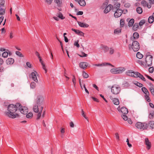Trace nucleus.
Instances as JSON below:
<instances>
[{"mask_svg": "<svg viewBox=\"0 0 154 154\" xmlns=\"http://www.w3.org/2000/svg\"><path fill=\"white\" fill-rule=\"evenodd\" d=\"M13 104H10L8 106V112H5L4 114L5 116L9 118L14 119L16 117H19V115L17 113H14L17 111V109L15 107Z\"/></svg>", "mask_w": 154, "mask_h": 154, "instance_id": "obj_1", "label": "nucleus"}, {"mask_svg": "<svg viewBox=\"0 0 154 154\" xmlns=\"http://www.w3.org/2000/svg\"><path fill=\"white\" fill-rule=\"evenodd\" d=\"M44 103V98L42 95H39L37 96L36 98L35 99L34 104L33 108L34 112L35 113H38L39 111L38 107L41 108V106Z\"/></svg>", "mask_w": 154, "mask_h": 154, "instance_id": "obj_2", "label": "nucleus"}, {"mask_svg": "<svg viewBox=\"0 0 154 154\" xmlns=\"http://www.w3.org/2000/svg\"><path fill=\"white\" fill-rule=\"evenodd\" d=\"M126 74L128 76L135 78H139L143 81H146V79L143 76L137 72H134L132 70H129L126 72Z\"/></svg>", "mask_w": 154, "mask_h": 154, "instance_id": "obj_3", "label": "nucleus"}, {"mask_svg": "<svg viewBox=\"0 0 154 154\" xmlns=\"http://www.w3.org/2000/svg\"><path fill=\"white\" fill-rule=\"evenodd\" d=\"M128 47L130 50L132 49L134 51L137 52L139 50L140 46L138 42L135 41L133 42L131 45L130 44Z\"/></svg>", "mask_w": 154, "mask_h": 154, "instance_id": "obj_4", "label": "nucleus"}, {"mask_svg": "<svg viewBox=\"0 0 154 154\" xmlns=\"http://www.w3.org/2000/svg\"><path fill=\"white\" fill-rule=\"evenodd\" d=\"M135 126L138 129L142 130H146L149 126L148 124L145 122H138L136 124Z\"/></svg>", "mask_w": 154, "mask_h": 154, "instance_id": "obj_5", "label": "nucleus"}, {"mask_svg": "<svg viewBox=\"0 0 154 154\" xmlns=\"http://www.w3.org/2000/svg\"><path fill=\"white\" fill-rule=\"evenodd\" d=\"M121 90V88L119 85H113L111 88V92L113 94L115 95L119 94Z\"/></svg>", "mask_w": 154, "mask_h": 154, "instance_id": "obj_6", "label": "nucleus"}, {"mask_svg": "<svg viewBox=\"0 0 154 154\" xmlns=\"http://www.w3.org/2000/svg\"><path fill=\"white\" fill-rule=\"evenodd\" d=\"M125 70V68L123 67L119 68H114L110 70L111 72L114 74H120L124 72Z\"/></svg>", "mask_w": 154, "mask_h": 154, "instance_id": "obj_7", "label": "nucleus"}, {"mask_svg": "<svg viewBox=\"0 0 154 154\" xmlns=\"http://www.w3.org/2000/svg\"><path fill=\"white\" fill-rule=\"evenodd\" d=\"M152 56L151 55H147L146 58V65L148 67L151 66L152 64Z\"/></svg>", "mask_w": 154, "mask_h": 154, "instance_id": "obj_8", "label": "nucleus"}, {"mask_svg": "<svg viewBox=\"0 0 154 154\" xmlns=\"http://www.w3.org/2000/svg\"><path fill=\"white\" fill-rule=\"evenodd\" d=\"M0 2V15H4L5 12V9L3 8L5 4L4 0H1Z\"/></svg>", "mask_w": 154, "mask_h": 154, "instance_id": "obj_9", "label": "nucleus"}, {"mask_svg": "<svg viewBox=\"0 0 154 154\" xmlns=\"http://www.w3.org/2000/svg\"><path fill=\"white\" fill-rule=\"evenodd\" d=\"M123 12V11L122 9H117L114 13V16L116 18L119 17L122 15Z\"/></svg>", "mask_w": 154, "mask_h": 154, "instance_id": "obj_10", "label": "nucleus"}, {"mask_svg": "<svg viewBox=\"0 0 154 154\" xmlns=\"http://www.w3.org/2000/svg\"><path fill=\"white\" fill-rule=\"evenodd\" d=\"M20 111L22 113L26 114L28 112V109L26 107L22 106L21 107H20Z\"/></svg>", "mask_w": 154, "mask_h": 154, "instance_id": "obj_11", "label": "nucleus"}, {"mask_svg": "<svg viewBox=\"0 0 154 154\" xmlns=\"http://www.w3.org/2000/svg\"><path fill=\"white\" fill-rule=\"evenodd\" d=\"M145 144L146 145V148L149 150L150 149L151 147V143L149 141L148 138H146L145 140Z\"/></svg>", "mask_w": 154, "mask_h": 154, "instance_id": "obj_12", "label": "nucleus"}, {"mask_svg": "<svg viewBox=\"0 0 154 154\" xmlns=\"http://www.w3.org/2000/svg\"><path fill=\"white\" fill-rule=\"evenodd\" d=\"M37 74V72L35 71L34 72H32L31 73V75L32 79L34 81L37 83L38 82V80L36 76V75Z\"/></svg>", "mask_w": 154, "mask_h": 154, "instance_id": "obj_13", "label": "nucleus"}, {"mask_svg": "<svg viewBox=\"0 0 154 154\" xmlns=\"http://www.w3.org/2000/svg\"><path fill=\"white\" fill-rule=\"evenodd\" d=\"M110 99L112 100V103L115 104L116 105H119V100L117 98H113L112 96H110Z\"/></svg>", "mask_w": 154, "mask_h": 154, "instance_id": "obj_14", "label": "nucleus"}, {"mask_svg": "<svg viewBox=\"0 0 154 154\" xmlns=\"http://www.w3.org/2000/svg\"><path fill=\"white\" fill-rule=\"evenodd\" d=\"M141 4L143 7H145L146 6L149 8H151V4H148V3L144 0H142L141 1Z\"/></svg>", "mask_w": 154, "mask_h": 154, "instance_id": "obj_15", "label": "nucleus"}, {"mask_svg": "<svg viewBox=\"0 0 154 154\" xmlns=\"http://www.w3.org/2000/svg\"><path fill=\"white\" fill-rule=\"evenodd\" d=\"M112 7L113 6L111 4L108 5V6H106L105 9L104 10V13L106 14L108 13L111 10Z\"/></svg>", "mask_w": 154, "mask_h": 154, "instance_id": "obj_16", "label": "nucleus"}, {"mask_svg": "<svg viewBox=\"0 0 154 154\" xmlns=\"http://www.w3.org/2000/svg\"><path fill=\"white\" fill-rule=\"evenodd\" d=\"M14 59L9 58L6 60V63L7 65H12L14 63Z\"/></svg>", "mask_w": 154, "mask_h": 154, "instance_id": "obj_17", "label": "nucleus"}, {"mask_svg": "<svg viewBox=\"0 0 154 154\" xmlns=\"http://www.w3.org/2000/svg\"><path fill=\"white\" fill-rule=\"evenodd\" d=\"M88 63L86 62H82L80 63L79 66L80 67L83 69H85L88 66Z\"/></svg>", "mask_w": 154, "mask_h": 154, "instance_id": "obj_18", "label": "nucleus"}, {"mask_svg": "<svg viewBox=\"0 0 154 154\" xmlns=\"http://www.w3.org/2000/svg\"><path fill=\"white\" fill-rule=\"evenodd\" d=\"M71 30L72 31L75 32V33L76 34L81 36H84V33L81 31H80L79 30L75 29L73 28H72Z\"/></svg>", "mask_w": 154, "mask_h": 154, "instance_id": "obj_19", "label": "nucleus"}, {"mask_svg": "<svg viewBox=\"0 0 154 154\" xmlns=\"http://www.w3.org/2000/svg\"><path fill=\"white\" fill-rule=\"evenodd\" d=\"M77 2L79 5L82 6H85L86 5V2L85 0H75Z\"/></svg>", "mask_w": 154, "mask_h": 154, "instance_id": "obj_20", "label": "nucleus"}, {"mask_svg": "<svg viewBox=\"0 0 154 154\" xmlns=\"http://www.w3.org/2000/svg\"><path fill=\"white\" fill-rule=\"evenodd\" d=\"M77 22L79 26L82 27L87 28L89 26V25L87 24L79 21H77Z\"/></svg>", "mask_w": 154, "mask_h": 154, "instance_id": "obj_21", "label": "nucleus"}, {"mask_svg": "<svg viewBox=\"0 0 154 154\" xmlns=\"http://www.w3.org/2000/svg\"><path fill=\"white\" fill-rule=\"evenodd\" d=\"M121 112L125 114H127L128 113V109L125 107H122L121 109Z\"/></svg>", "mask_w": 154, "mask_h": 154, "instance_id": "obj_22", "label": "nucleus"}, {"mask_svg": "<svg viewBox=\"0 0 154 154\" xmlns=\"http://www.w3.org/2000/svg\"><path fill=\"white\" fill-rule=\"evenodd\" d=\"M43 108V106H41V108H40V110L38 112V113L37 115V117L36 119L37 120H38L40 119L41 116V114L42 113Z\"/></svg>", "mask_w": 154, "mask_h": 154, "instance_id": "obj_23", "label": "nucleus"}, {"mask_svg": "<svg viewBox=\"0 0 154 154\" xmlns=\"http://www.w3.org/2000/svg\"><path fill=\"white\" fill-rule=\"evenodd\" d=\"M120 4L119 3H116L113 6V10L114 11L116 10L117 9H119L120 7Z\"/></svg>", "mask_w": 154, "mask_h": 154, "instance_id": "obj_24", "label": "nucleus"}, {"mask_svg": "<svg viewBox=\"0 0 154 154\" xmlns=\"http://www.w3.org/2000/svg\"><path fill=\"white\" fill-rule=\"evenodd\" d=\"M106 65H109L111 66L112 67H114V66H113V65H112V64H110L109 63H103L101 64H95L94 65V66H105Z\"/></svg>", "mask_w": 154, "mask_h": 154, "instance_id": "obj_25", "label": "nucleus"}, {"mask_svg": "<svg viewBox=\"0 0 154 154\" xmlns=\"http://www.w3.org/2000/svg\"><path fill=\"white\" fill-rule=\"evenodd\" d=\"M101 47L105 53L107 52L109 50V48L106 45H102Z\"/></svg>", "mask_w": 154, "mask_h": 154, "instance_id": "obj_26", "label": "nucleus"}, {"mask_svg": "<svg viewBox=\"0 0 154 154\" xmlns=\"http://www.w3.org/2000/svg\"><path fill=\"white\" fill-rule=\"evenodd\" d=\"M134 19L133 18L131 19L129 21L128 23V26H132L134 24Z\"/></svg>", "mask_w": 154, "mask_h": 154, "instance_id": "obj_27", "label": "nucleus"}, {"mask_svg": "<svg viewBox=\"0 0 154 154\" xmlns=\"http://www.w3.org/2000/svg\"><path fill=\"white\" fill-rule=\"evenodd\" d=\"M133 83L135 85L140 88L141 87L143 86V85L142 84L139 83L137 81H134Z\"/></svg>", "mask_w": 154, "mask_h": 154, "instance_id": "obj_28", "label": "nucleus"}, {"mask_svg": "<svg viewBox=\"0 0 154 154\" xmlns=\"http://www.w3.org/2000/svg\"><path fill=\"white\" fill-rule=\"evenodd\" d=\"M149 93H147V94L145 95L144 96L145 97V99L148 102H149L151 101L149 97Z\"/></svg>", "mask_w": 154, "mask_h": 154, "instance_id": "obj_29", "label": "nucleus"}, {"mask_svg": "<svg viewBox=\"0 0 154 154\" xmlns=\"http://www.w3.org/2000/svg\"><path fill=\"white\" fill-rule=\"evenodd\" d=\"M136 11L138 13L141 14L142 13L143 10L141 7H138L136 8Z\"/></svg>", "mask_w": 154, "mask_h": 154, "instance_id": "obj_30", "label": "nucleus"}, {"mask_svg": "<svg viewBox=\"0 0 154 154\" xmlns=\"http://www.w3.org/2000/svg\"><path fill=\"white\" fill-rule=\"evenodd\" d=\"M154 17L152 16L149 17L148 19L149 23H153L154 21Z\"/></svg>", "mask_w": 154, "mask_h": 154, "instance_id": "obj_31", "label": "nucleus"}, {"mask_svg": "<svg viewBox=\"0 0 154 154\" xmlns=\"http://www.w3.org/2000/svg\"><path fill=\"white\" fill-rule=\"evenodd\" d=\"M141 90L145 94V95L147 94L148 93H149L146 88L145 87H142L141 88Z\"/></svg>", "mask_w": 154, "mask_h": 154, "instance_id": "obj_32", "label": "nucleus"}, {"mask_svg": "<svg viewBox=\"0 0 154 154\" xmlns=\"http://www.w3.org/2000/svg\"><path fill=\"white\" fill-rule=\"evenodd\" d=\"M133 38L134 39H137L139 37V35L138 33L137 32H135L133 33Z\"/></svg>", "mask_w": 154, "mask_h": 154, "instance_id": "obj_33", "label": "nucleus"}, {"mask_svg": "<svg viewBox=\"0 0 154 154\" xmlns=\"http://www.w3.org/2000/svg\"><path fill=\"white\" fill-rule=\"evenodd\" d=\"M138 27L139 26L138 24L135 23L133 25L132 29L134 31H135L137 30Z\"/></svg>", "mask_w": 154, "mask_h": 154, "instance_id": "obj_34", "label": "nucleus"}, {"mask_svg": "<svg viewBox=\"0 0 154 154\" xmlns=\"http://www.w3.org/2000/svg\"><path fill=\"white\" fill-rule=\"evenodd\" d=\"M149 126L150 127H151L152 129L154 128V122L153 121H150L149 122V123L148 124Z\"/></svg>", "mask_w": 154, "mask_h": 154, "instance_id": "obj_35", "label": "nucleus"}, {"mask_svg": "<svg viewBox=\"0 0 154 154\" xmlns=\"http://www.w3.org/2000/svg\"><path fill=\"white\" fill-rule=\"evenodd\" d=\"M136 57L139 59H141L143 57V55L140 52H138L136 54Z\"/></svg>", "mask_w": 154, "mask_h": 154, "instance_id": "obj_36", "label": "nucleus"}, {"mask_svg": "<svg viewBox=\"0 0 154 154\" xmlns=\"http://www.w3.org/2000/svg\"><path fill=\"white\" fill-rule=\"evenodd\" d=\"M154 117V111H152L149 114V118L150 119H152Z\"/></svg>", "mask_w": 154, "mask_h": 154, "instance_id": "obj_37", "label": "nucleus"}, {"mask_svg": "<svg viewBox=\"0 0 154 154\" xmlns=\"http://www.w3.org/2000/svg\"><path fill=\"white\" fill-rule=\"evenodd\" d=\"M125 21L123 19H121L120 21V25L121 27H123L125 25Z\"/></svg>", "mask_w": 154, "mask_h": 154, "instance_id": "obj_38", "label": "nucleus"}, {"mask_svg": "<svg viewBox=\"0 0 154 154\" xmlns=\"http://www.w3.org/2000/svg\"><path fill=\"white\" fill-rule=\"evenodd\" d=\"M54 2L57 4L58 6H60L62 3V2L60 0H54Z\"/></svg>", "mask_w": 154, "mask_h": 154, "instance_id": "obj_39", "label": "nucleus"}, {"mask_svg": "<svg viewBox=\"0 0 154 154\" xmlns=\"http://www.w3.org/2000/svg\"><path fill=\"white\" fill-rule=\"evenodd\" d=\"M58 17L62 20L65 19V17L63 16L62 14L60 12H59Z\"/></svg>", "mask_w": 154, "mask_h": 154, "instance_id": "obj_40", "label": "nucleus"}, {"mask_svg": "<svg viewBox=\"0 0 154 154\" xmlns=\"http://www.w3.org/2000/svg\"><path fill=\"white\" fill-rule=\"evenodd\" d=\"M8 55V53L7 51L4 52L2 54V56L4 58H7Z\"/></svg>", "mask_w": 154, "mask_h": 154, "instance_id": "obj_41", "label": "nucleus"}, {"mask_svg": "<svg viewBox=\"0 0 154 154\" xmlns=\"http://www.w3.org/2000/svg\"><path fill=\"white\" fill-rule=\"evenodd\" d=\"M82 116H83L87 120L88 122V117L86 116L85 112L84 111H83V109H82Z\"/></svg>", "mask_w": 154, "mask_h": 154, "instance_id": "obj_42", "label": "nucleus"}, {"mask_svg": "<svg viewBox=\"0 0 154 154\" xmlns=\"http://www.w3.org/2000/svg\"><path fill=\"white\" fill-rule=\"evenodd\" d=\"M33 116V114L32 112H30L27 114L26 116V118H31Z\"/></svg>", "mask_w": 154, "mask_h": 154, "instance_id": "obj_43", "label": "nucleus"}, {"mask_svg": "<svg viewBox=\"0 0 154 154\" xmlns=\"http://www.w3.org/2000/svg\"><path fill=\"white\" fill-rule=\"evenodd\" d=\"M121 32V30L119 29H115L114 31V33L115 34H118Z\"/></svg>", "mask_w": 154, "mask_h": 154, "instance_id": "obj_44", "label": "nucleus"}, {"mask_svg": "<svg viewBox=\"0 0 154 154\" xmlns=\"http://www.w3.org/2000/svg\"><path fill=\"white\" fill-rule=\"evenodd\" d=\"M82 75L84 78H88V75L84 71H83L82 72Z\"/></svg>", "mask_w": 154, "mask_h": 154, "instance_id": "obj_45", "label": "nucleus"}, {"mask_svg": "<svg viewBox=\"0 0 154 154\" xmlns=\"http://www.w3.org/2000/svg\"><path fill=\"white\" fill-rule=\"evenodd\" d=\"M109 53L110 54H112L114 52V50L112 47L109 48Z\"/></svg>", "mask_w": 154, "mask_h": 154, "instance_id": "obj_46", "label": "nucleus"}, {"mask_svg": "<svg viewBox=\"0 0 154 154\" xmlns=\"http://www.w3.org/2000/svg\"><path fill=\"white\" fill-rule=\"evenodd\" d=\"M14 106H15V107H16L17 109V108H19V109L20 110V107H21L22 106V105L20 103H17L16 104L14 105Z\"/></svg>", "mask_w": 154, "mask_h": 154, "instance_id": "obj_47", "label": "nucleus"}, {"mask_svg": "<svg viewBox=\"0 0 154 154\" xmlns=\"http://www.w3.org/2000/svg\"><path fill=\"white\" fill-rule=\"evenodd\" d=\"M36 84L34 82H31L30 84L31 88H34L35 87Z\"/></svg>", "mask_w": 154, "mask_h": 154, "instance_id": "obj_48", "label": "nucleus"}, {"mask_svg": "<svg viewBox=\"0 0 154 154\" xmlns=\"http://www.w3.org/2000/svg\"><path fill=\"white\" fill-rule=\"evenodd\" d=\"M72 82H73L74 86H75V85L76 84V79L75 78V75H72Z\"/></svg>", "mask_w": 154, "mask_h": 154, "instance_id": "obj_49", "label": "nucleus"}, {"mask_svg": "<svg viewBox=\"0 0 154 154\" xmlns=\"http://www.w3.org/2000/svg\"><path fill=\"white\" fill-rule=\"evenodd\" d=\"M16 54L17 55L19 56L20 57H23V55L19 51H16Z\"/></svg>", "mask_w": 154, "mask_h": 154, "instance_id": "obj_50", "label": "nucleus"}, {"mask_svg": "<svg viewBox=\"0 0 154 154\" xmlns=\"http://www.w3.org/2000/svg\"><path fill=\"white\" fill-rule=\"evenodd\" d=\"M79 55L81 57H86L88 55L85 54L84 52H82L81 53V55Z\"/></svg>", "mask_w": 154, "mask_h": 154, "instance_id": "obj_51", "label": "nucleus"}, {"mask_svg": "<svg viewBox=\"0 0 154 154\" xmlns=\"http://www.w3.org/2000/svg\"><path fill=\"white\" fill-rule=\"evenodd\" d=\"M145 20H141L139 22V26H142L145 23Z\"/></svg>", "mask_w": 154, "mask_h": 154, "instance_id": "obj_52", "label": "nucleus"}, {"mask_svg": "<svg viewBox=\"0 0 154 154\" xmlns=\"http://www.w3.org/2000/svg\"><path fill=\"white\" fill-rule=\"evenodd\" d=\"M78 43L79 40H77V41L75 42L74 44V45L76 46L78 48H79L80 47V45Z\"/></svg>", "mask_w": 154, "mask_h": 154, "instance_id": "obj_53", "label": "nucleus"}, {"mask_svg": "<svg viewBox=\"0 0 154 154\" xmlns=\"http://www.w3.org/2000/svg\"><path fill=\"white\" fill-rule=\"evenodd\" d=\"M5 70V68L3 66H0V72H3Z\"/></svg>", "mask_w": 154, "mask_h": 154, "instance_id": "obj_54", "label": "nucleus"}, {"mask_svg": "<svg viewBox=\"0 0 154 154\" xmlns=\"http://www.w3.org/2000/svg\"><path fill=\"white\" fill-rule=\"evenodd\" d=\"M122 116V117L123 119L124 120H125V121L127 120H128V119L127 116L126 115H125V114H124V115H123Z\"/></svg>", "mask_w": 154, "mask_h": 154, "instance_id": "obj_55", "label": "nucleus"}, {"mask_svg": "<svg viewBox=\"0 0 154 154\" xmlns=\"http://www.w3.org/2000/svg\"><path fill=\"white\" fill-rule=\"evenodd\" d=\"M116 138L118 141H119L120 140L119 135L118 133H116L115 134Z\"/></svg>", "mask_w": 154, "mask_h": 154, "instance_id": "obj_56", "label": "nucleus"}, {"mask_svg": "<svg viewBox=\"0 0 154 154\" xmlns=\"http://www.w3.org/2000/svg\"><path fill=\"white\" fill-rule=\"evenodd\" d=\"M149 90L150 91L152 94L154 96V89L153 88H149Z\"/></svg>", "mask_w": 154, "mask_h": 154, "instance_id": "obj_57", "label": "nucleus"}, {"mask_svg": "<svg viewBox=\"0 0 154 154\" xmlns=\"http://www.w3.org/2000/svg\"><path fill=\"white\" fill-rule=\"evenodd\" d=\"M42 65V68L43 69L45 70V73H47V70L46 68V67L45 65V64L44 63H42V64H41Z\"/></svg>", "mask_w": 154, "mask_h": 154, "instance_id": "obj_58", "label": "nucleus"}, {"mask_svg": "<svg viewBox=\"0 0 154 154\" xmlns=\"http://www.w3.org/2000/svg\"><path fill=\"white\" fill-rule=\"evenodd\" d=\"M154 71V68L153 67H150L149 69V71L150 73H152Z\"/></svg>", "mask_w": 154, "mask_h": 154, "instance_id": "obj_59", "label": "nucleus"}, {"mask_svg": "<svg viewBox=\"0 0 154 154\" xmlns=\"http://www.w3.org/2000/svg\"><path fill=\"white\" fill-rule=\"evenodd\" d=\"M145 75L146 77L149 79L151 81H154V79L152 78L150 76H149L145 74Z\"/></svg>", "mask_w": 154, "mask_h": 154, "instance_id": "obj_60", "label": "nucleus"}, {"mask_svg": "<svg viewBox=\"0 0 154 154\" xmlns=\"http://www.w3.org/2000/svg\"><path fill=\"white\" fill-rule=\"evenodd\" d=\"M91 98H92L93 100L95 102H99V100L98 99H97V98H95L94 97H91Z\"/></svg>", "mask_w": 154, "mask_h": 154, "instance_id": "obj_61", "label": "nucleus"}, {"mask_svg": "<svg viewBox=\"0 0 154 154\" xmlns=\"http://www.w3.org/2000/svg\"><path fill=\"white\" fill-rule=\"evenodd\" d=\"M124 6L126 8H128L131 6V5L129 3H127L125 4Z\"/></svg>", "mask_w": 154, "mask_h": 154, "instance_id": "obj_62", "label": "nucleus"}, {"mask_svg": "<svg viewBox=\"0 0 154 154\" xmlns=\"http://www.w3.org/2000/svg\"><path fill=\"white\" fill-rule=\"evenodd\" d=\"M52 1V0H46V2L48 5H50Z\"/></svg>", "mask_w": 154, "mask_h": 154, "instance_id": "obj_63", "label": "nucleus"}, {"mask_svg": "<svg viewBox=\"0 0 154 154\" xmlns=\"http://www.w3.org/2000/svg\"><path fill=\"white\" fill-rule=\"evenodd\" d=\"M26 65L27 67H28L29 68H31V64L29 62H27L26 63Z\"/></svg>", "mask_w": 154, "mask_h": 154, "instance_id": "obj_64", "label": "nucleus"}]
</instances>
